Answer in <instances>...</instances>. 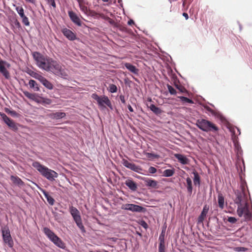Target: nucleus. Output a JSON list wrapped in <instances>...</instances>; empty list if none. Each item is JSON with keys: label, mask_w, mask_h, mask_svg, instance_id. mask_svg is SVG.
Here are the masks:
<instances>
[{"label": "nucleus", "mask_w": 252, "mask_h": 252, "mask_svg": "<svg viewBox=\"0 0 252 252\" xmlns=\"http://www.w3.org/2000/svg\"><path fill=\"white\" fill-rule=\"evenodd\" d=\"M32 56L40 69L51 72L63 79H68L67 70L56 61L37 52H33Z\"/></svg>", "instance_id": "1"}, {"label": "nucleus", "mask_w": 252, "mask_h": 252, "mask_svg": "<svg viewBox=\"0 0 252 252\" xmlns=\"http://www.w3.org/2000/svg\"><path fill=\"white\" fill-rule=\"evenodd\" d=\"M32 166L35 168L44 177L50 181H53L58 177V174L55 171L41 164L38 161H34Z\"/></svg>", "instance_id": "2"}, {"label": "nucleus", "mask_w": 252, "mask_h": 252, "mask_svg": "<svg viewBox=\"0 0 252 252\" xmlns=\"http://www.w3.org/2000/svg\"><path fill=\"white\" fill-rule=\"evenodd\" d=\"M196 126L200 129L207 132H216L219 130V128L214 124L204 119H198L196 122Z\"/></svg>", "instance_id": "3"}, {"label": "nucleus", "mask_w": 252, "mask_h": 252, "mask_svg": "<svg viewBox=\"0 0 252 252\" xmlns=\"http://www.w3.org/2000/svg\"><path fill=\"white\" fill-rule=\"evenodd\" d=\"M43 232L47 238L59 248L64 249V243L55 233L48 227L43 228Z\"/></svg>", "instance_id": "4"}, {"label": "nucleus", "mask_w": 252, "mask_h": 252, "mask_svg": "<svg viewBox=\"0 0 252 252\" xmlns=\"http://www.w3.org/2000/svg\"><path fill=\"white\" fill-rule=\"evenodd\" d=\"M92 97L96 101L99 108L104 109L107 106L110 109H113V106L108 97L106 95L98 96L96 94H92Z\"/></svg>", "instance_id": "5"}, {"label": "nucleus", "mask_w": 252, "mask_h": 252, "mask_svg": "<svg viewBox=\"0 0 252 252\" xmlns=\"http://www.w3.org/2000/svg\"><path fill=\"white\" fill-rule=\"evenodd\" d=\"M237 213L239 217H243L245 220H249L252 217L249 204L246 201L244 204L238 206Z\"/></svg>", "instance_id": "6"}, {"label": "nucleus", "mask_w": 252, "mask_h": 252, "mask_svg": "<svg viewBox=\"0 0 252 252\" xmlns=\"http://www.w3.org/2000/svg\"><path fill=\"white\" fill-rule=\"evenodd\" d=\"M69 212L77 226L81 229L82 232H85L79 211L76 208L71 206L69 207Z\"/></svg>", "instance_id": "7"}, {"label": "nucleus", "mask_w": 252, "mask_h": 252, "mask_svg": "<svg viewBox=\"0 0 252 252\" xmlns=\"http://www.w3.org/2000/svg\"><path fill=\"white\" fill-rule=\"evenodd\" d=\"M3 241L9 248L13 246V241L10 235V230L8 227L5 226L1 229Z\"/></svg>", "instance_id": "8"}, {"label": "nucleus", "mask_w": 252, "mask_h": 252, "mask_svg": "<svg viewBox=\"0 0 252 252\" xmlns=\"http://www.w3.org/2000/svg\"><path fill=\"white\" fill-rule=\"evenodd\" d=\"M121 209L122 210L130 211L132 212H144L146 210L145 208L137 205L133 204H126L122 206Z\"/></svg>", "instance_id": "9"}, {"label": "nucleus", "mask_w": 252, "mask_h": 252, "mask_svg": "<svg viewBox=\"0 0 252 252\" xmlns=\"http://www.w3.org/2000/svg\"><path fill=\"white\" fill-rule=\"evenodd\" d=\"M0 115L3 122L8 126L9 128H10L14 131H16L18 129V124L15 123L12 119L7 117L5 114L1 113L0 114Z\"/></svg>", "instance_id": "10"}, {"label": "nucleus", "mask_w": 252, "mask_h": 252, "mask_svg": "<svg viewBox=\"0 0 252 252\" xmlns=\"http://www.w3.org/2000/svg\"><path fill=\"white\" fill-rule=\"evenodd\" d=\"M34 77L38 79L47 89L49 90H52L53 89V85L52 84L43 76L40 75H37V76H35Z\"/></svg>", "instance_id": "11"}, {"label": "nucleus", "mask_w": 252, "mask_h": 252, "mask_svg": "<svg viewBox=\"0 0 252 252\" xmlns=\"http://www.w3.org/2000/svg\"><path fill=\"white\" fill-rule=\"evenodd\" d=\"M68 16L72 22L78 26L82 25L81 21L77 14L72 11H68Z\"/></svg>", "instance_id": "12"}, {"label": "nucleus", "mask_w": 252, "mask_h": 252, "mask_svg": "<svg viewBox=\"0 0 252 252\" xmlns=\"http://www.w3.org/2000/svg\"><path fill=\"white\" fill-rule=\"evenodd\" d=\"M122 162L124 166L133 171L138 172V170L140 169L138 166L136 165L133 163L129 162L126 159H123Z\"/></svg>", "instance_id": "13"}, {"label": "nucleus", "mask_w": 252, "mask_h": 252, "mask_svg": "<svg viewBox=\"0 0 252 252\" xmlns=\"http://www.w3.org/2000/svg\"><path fill=\"white\" fill-rule=\"evenodd\" d=\"M63 34L69 40H74L76 38V35L70 30L63 28L62 30Z\"/></svg>", "instance_id": "14"}, {"label": "nucleus", "mask_w": 252, "mask_h": 252, "mask_svg": "<svg viewBox=\"0 0 252 252\" xmlns=\"http://www.w3.org/2000/svg\"><path fill=\"white\" fill-rule=\"evenodd\" d=\"M35 185L37 186V188L41 191V192H42V193L44 194L48 203L51 205H53L55 203L54 199L52 196H51L47 192H46L44 189H43L39 186H38L36 184H35Z\"/></svg>", "instance_id": "15"}, {"label": "nucleus", "mask_w": 252, "mask_h": 252, "mask_svg": "<svg viewBox=\"0 0 252 252\" xmlns=\"http://www.w3.org/2000/svg\"><path fill=\"white\" fill-rule=\"evenodd\" d=\"M209 207L208 205H205L204 206L203 210L201 213L200 215L199 216L198 218V223H201L203 221L205 218L206 217V215L209 211Z\"/></svg>", "instance_id": "16"}, {"label": "nucleus", "mask_w": 252, "mask_h": 252, "mask_svg": "<svg viewBox=\"0 0 252 252\" xmlns=\"http://www.w3.org/2000/svg\"><path fill=\"white\" fill-rule=\"evenodd\" d=\"M6 63V62L3 61H0V72L5 77V78L8 79L9 78V73L3 64Z\"/></svg>", "instance_id": "17"}, {"label": "nucleus", "mask_w": 252, "mask_h": 252, "mask_svg": "<svg viewBox=\"0 0 252 252\" xmlns=\"http://www.w3.org/2000/svg\"><path fill=\"white\" fill-rule=\"evenodd\" d=\"M24 94L28 98L36 102H39L38 100V95L35 94H32L27 91H23Z\"/></svg>", "instance_id": "18"}, {"label": "nucleus", "mask_w": 252, "mask_h": 252, "mask_svg": "<svg viewBox=\"0 0 252 252\" xmlns=\"http://www.w3.org/2000/svg\"><path fill=\"white\" fill-rule=\"evenodd\" d=\"M175 157L182 164H187L189 163V159L183 155L176 154L175 155Z\"/></svg>", "instance_id": "19"}, {"label": "nucleus", "mask_w": 252, "mask_h": 252, "mask_svg": "<svg viewBox=\"0 0 252 252\" xmlns=\"http://www.w3.org/2000/svg\"><path fill=\"white\" fill-rule=\"evenodd\" d=\"M125 66L126 67L127 69H128L129 71L133 73L134 74H138L139 70L138 68L136 67L135 66L132 65L130 63H125Z\"/></svg>", "instance_id": "20"}, {"label": "nucleus", "mask_w": 252, "mask_h": 252, "mask_svg": "<svg viewBox=\"0 0 252 252\" xmlns=\"http://www.w3.org/2000/svg\"><path fill=\"white\" fill-rule=\"evenodd\" d=\"M235 194L236 196L234 200L235 203L237 204L238 206L244 204L242 201V193L239 190H237L235 192Z\"/></svg>", "instance_id": "21"}, {"label": "nucleus", "mask_w": 252, "mask_h": 252, "mask_svg": "<svg viewBox=\"0 0 252 252\" xmlns=\"http://www.w3.org/2000/svg\"><path fill=\"white\" fill-rule=\"evenodd\" d=\"M125 184L132 191H135L137 189V185L131 179L126 180Z\"/></svg>", "instance_id": "22"}, {"label": "nucleus", "mask_w": 252, "mask_h": 252, "mask_svg": "<svg viewBox=\"0 0 252 252\" xmlns=\"http://www.w3.org/2000/svg\"><path fill=\"white\" fill-rule=\"evenodd\" d=\"M146 185L148 187H152L155 189L158 188V182L153 179H147L145 180Z\"/></svg>", "instance_id": "23"}, {"label": "nucleus", "mask_w": 252, "mask_h": 252, "mask_svg": "<svg viewBox=\"0 0 252 252\" xmlns=\"http://www.w3.org/2000/svg\"><path fill=\"white\" fill-rule=\"evenodd\" d=\"M10 179L13 183L16 185L20 186H23L24 185V182L17 176H11Z\"/></svg>", "instance_id": "24"}, {"label": "nucleus", "mask_w": 252, "mask_h": 252, "mask_svg": "<svg viewBox=\"0 0 252 252\" xmlns=\"http://www.w3.org/2000/svg\"><path fill=\"white\" fill-rule=\"evenodd\" d=\"M192 174L194 175V177L193 179V184L195 186H199L200 185V177L198 175V173L194 171L192 172Z\"/></svg>", "instance_id": "25"}, {"label": "nucleus", "mask_w": 252, "mask_h": 252, "mask_svg": "<svg viewBox=\"0 0 252 252\" xmlns=\"http://www.w3.org/2000/svg\"><path fill=\"white\" fill-rule=\"evenodd\" d=\"M29 85L31 89H33L34 91H39V88L38 84L34 80H30L29 82Z\"/></svg>", "instance_id": "26"}, {"label": "nucleus", "mask_w": 252, "mask_h": 252, "mask_svg": "<svg viewBox=\"0 0 252 252\" xmlns=\"http://www.w3.org/2000/svg\"><path fill=\"white\" fill-rule=\"evenodd\" d=\"M149 108L154 113H155L157 115L161 114L162 113V110L153 104H151L149 106Z\"/></svg>", "instance_id": "27"}, {"label": "nucleus", "mask_w": 252, "mask_h": 252, "mask_svg": "<svg viewBox=\"0 0 252 252\" xmlns=\"http://www.w3.org/2000/svg\"><path fill=\"white\" fill-rule=\"evenodd\" d=\"M186 182L188 192L191 194L192 192V181L189 177H188L186 179Z\"/></svg>", "instance_id": "28"}, {"label": "nucleus", "mask_w": 252, "mask_h": 252, "mask_svg": "<svg viewBox=\"0 0 252 252\" xmlns=\"http://www.w3.org/2000/svg\"><path fill=\"white\" fill-rule=\"evenodd\" d=\"M218 204L219 206L221 209H223L224 207V198L222 194L218 195Z\"/></svg>", "instance_id": "29"}, {"label": "nucleus", "mask_w": 252, "mask_h": 252, "mask_svg": "<svg viewBox=\"0 0 252 252\" xmlns=\"http://www.w3.org/2000/svg\"><path fill=\"white\" fill-rule=\"evenodd\" d=\"M175 170L174 169H166L163 172V176L166 177H171L174 174Z\"/></svg>", "instance_id": "30"}, {"label": "nucleus", "mask_w": 252, "mask_h": 252, "mask_svg": "<svg viewBox=\"0 0 252 252\" xmlns=\"http://www.w3.org/2000/svg\"><path fill=\"white\" fill-rule=\"evenodd\" d=\"M108 90L111 93H115L117 92L118 88L115 85L113 84H110L109 85Z\"/></svg>", "instance_id": "31"}, {"label": "nucleus", "mask_w": 252, "mask_h": 252, "mask_svg": "<svg viewBox=\"0 0 252 252\" xmlns=\"http://www.w3.org/2000/svg\"><path fill=\"white\" fill-rule=\"evenodd\" d=\"M178 98L180 99V100L182 102H183L184 103H191V104L193 103V101L191 99H189L187 97L183 96H178Z\"/></svg>", "instance_id": "32"}, {"label": "nucleus", "mask_w": 252, "mask_h": 252, "mask_svg": "<svg viewBox=\"0 0 252 252\" xmlns=\"http://www.w3.org/2000/svg\"><path fill=\"white\" fill-rule=\"evenodd\" d=\"M16 10L21 18L26 16L24 14V10L22 6H16Z\"/></svg>", "instance_id": "33"}, {"label": "nucleus", "mask_w": 252, "mask_h": 252, "mask_svg": "<svg viewBox=\"0 0 252 252\" xmlns=\"http://www.w3.org/2000/svg\"><path fill=\"white\" fill-rule=\"evenodd\" d=\"M65 116V113L61 112H56L54 114V118L56 119H62Z\"/></svg>", "instance_id": "34"}, {"label": "nucleus", "mask_w": 252, "mask_h": 252, "mask_svg": "<svg viewBox=\"0 0 252 252\" xmlns=\"http://www.w3.org/2000/svg\"><path fill=\"white\" fill-rule=\"evenodd\" d=\"M80 10L85 13L87 12L88 9L87 6L82 4L80 0H77Z\"/></svg>", "instance_id": "35"}, {"label": "nucleus", "mask_w": 252, "mask_h": 252, "mask_svg": "<svg viewBox=\"0 0 252 252\" xmlns=\"http://www.w3.org/2000/svg\"><path fill=\"white\" fill-rule=\"evenodd\" d=\"M167 88H168L169 93L171 94L175 95L176 94L177 92H176V90L174 88H173L172 86H171L170 85H167Z\"/></svg>", "instance_id": "36"}, {"label": "nucleus", "mask_w": 252, "mask_h": 252, "mask_svg": "<svg viewBox=\"0 0 252 252\" xmlns=\"http://www.w3.org/2000/svg\"><path fill=\"white\" fill-rule=\"evenodd\" d=\"M23 23L26 26H29L30 25V22L29 21L28 18L25 16L24 17L22 18Z\"/></svg>", "instance_id": "37"}, {"label": "nucleus", "mask_w": 252, "mask_h": 252, "mask_svg": "<svg viewBox=\"0 0 252 252\" xmlns=\"http://www.w3.org/2000/svg\"><path fill=\"white\" fill-rule=\"evenodd\" d=\"M227 221L232 224H234L237 222V219L233 217H228L227 219Z\"/></svg>", "instance_id": "38"}, {"label": "nucleus", "mask_w": 252, "mask_h": 252, "mask_svg": "<svg viewBox=\"0 0 252 252\" xmlns=\"http://www.w3.org/2000/svg\"><path fill=\"white\" fill-rule=\"evenodd\" d=\"M42 101V103L45 104H50L52 102V101L50 99L47 98H44V97H40Z\"/></svg>", "instance_id": "39"}, {"label": "nucleus", "mask_w": 252, "mask_h": 252, "mask_svg": "<svg viewBox=\"0 0 252 252\" xmlns=\"http://www.w3.org/2000/svg\"><path fill=\"white\" fill-rule=\"evenodd\" d=\"M235 251L238 252H245L247 251V249L246 248H244V247H236L235 248Z\"/></svg>", "instance_id": "40"}, {"label": "nucleus", "mask_w": 252, "mask_h": 252, "mask_svg": "<svg viewBox=\"0 0 252 252\" xmlns=\"http://www.w3.org/2000/svg\"><path fill=\"white\" fill-rule=\"evenodd\" d=\"M146 156L148 158H157L158 157L157 155L150 153H147Z\"/></svg>", "instance_id": "41"}, {"label": "nucleus", "mask_w": 252, "mask_h": 252, "mask_svg": "<svg viewBox=\"0 0 252 252\" xmlns=\"http://www.w3.org/2000/svg\"><path fill=\"white\" fill-rule=\"evenodd\" d=\"M157 171V169L155 167H153V166L150 167L148 169L149 172L151 174H154V173H156Z\"/></svg>", "instance_id": "42"}, {"label": "nucleus", "mask_w": 252, "mask_h": 252, "mask_svg": "<svg viewBox=\"0 0 252 252\" xmlns=\"http://www.w3.org/2000/svg\"><path fill=\"white\" fill-rule=\"evenodd\" d=\"M164 237V236H159V245H165Z\"/></svg>", "instance_id": "43"}, {"label": "nucleus", "mask_w": 252, "mask_h": 252, "mask_svg": "<svg viewBox=\"0 0 252 252\" xmlns=\"http://www.w3.org/2000/svg\"><path fill=\"white\" fill-rule=\"evenodd\" d=\"M235 147L236 150H237V154H241L242 150H241V148L240 146L238 144H235Z\"/></svg>", "instance_id": "44"}, {"label": "nucleus", "mask_w": 252, "mask_h": 252, "mask_svg": "<svg viewBox=\"0 0 252 252\" xmlns=\"http://www.w3.org/2000/svg\"><path fill=\"white\" fill-rule=\"evenodd\" d=\"M13 23L17 28L20 29L21 28L20 23L17 19H15L13 21Z\"/></svg>", "instance_id": "45"}, {"label": "nucleus", "mask_w": 252, "mask_h": 252, "mask_svg": "<svg viewBox=\"0 0 252 252\" xmlns=\"http://www.w3.org/2000/svg\"><path fill=\"white\" fill-rule=\"evenodd\" d=\"M140 225L145 229H147L148 227L147 223L144 220H142L141 221Z\"/></svg>", "instance_id": "46"}, {"label": "nucleus", "mask_w": 252, "mask_h": 252, "mask_svg": "<svg viewBox=\"0 0 252 252\" xmlns=\"http://www.w3.org/2000/svg\"><path fill=\"white\" fill-rule=\"evenodd\" d=\"M158 251L159 252H165V245H159Z\"/></svg>", "instance_id": "47"}, {"label": "nucleus", "mask_w": 252, "mask_h": 252, "mask_svg": "<svg viewBox=\"0 0 252 252\" xmlns=\"http://www.w3.org/2000/svg\"><path fill=\"white\" fill-rule=\"evenodd\" d=\"M119 97H120V99L121 101L122 102V103H123L124 104H125L126 100H125L124 95H120Z\"/></svg>", "instance_id": "48"}, {"label": "nucleus", "mask_w": 252, "mask_h": 252, "mask_svg": "<svg viewBox=\"0 0 252 252\" xmlns=\"http://www.w3.org/2000/svg\"><path fill=\"white\" fill-rule=\"evenodd\" d=\"M48 2L53 7H56V3L54 0H49Z\"/></svg>", "instance_id": "49"}, {"label": "nucleus", "mask_w": 252, "mask_h": 252, "mask_svg": "<svg viewBox=\"0 0 252 252\" xmlns=\"http://www.w3.org/2000/svg\"><path fill=\"white\" fill-rule=\"evenodd\" d=\"M178 89L182 93H186V92H187V90L184 88L181 87V88H178Z\"/></svg>", "instance_id": "50"}, {"label": "nucleus", "mask_w": 252, "mask_h": 252, "mask_svg": "<svg viewBox=\"0 0 252 252\" xmlns=\"http://www.w3.org/2000/svg\"><path fill=\"white\" fill-rule=\"evenodd\" d=\"M206 108L208 111L211 112L212 114H214L213 110H212L210 108H209L208 107H206Z\"/></svg>", "instance_id": "51"}, {"label": "nucleus", "mask_w": 252, "mask_h": 252, "mask_svg": "<svg viewBox=\"0 0 252 252\" xmlns=\"http://www.w3.org/2000/svg\"><path fill=\"white\" fill-rule=\"evenodd\" d=\"M183 16L186 18V20H188L189 19V16L187 13H183Z\"/></svg>", "instance_id": "52"}, {"label": "nucleus", "mask_w": 252, "mask_h": 252, "mask_svg": "<svg viewBox=\"0 0 252 252\" xmlns=\"http://www.w3.org/2000/svg\"><path fill=\"white\" fill-rule=\"evenodd\" d=\"M127 107H128V109L130 112H133V109L130 105H128Z\"/></svg>", "instance_id": "53"}, {"label": "nucleus", "mask_w": 252, "mask_h": 252, "mask_svg": "<svg viewBox=\"0 0 252 252\" xmlns=\"http://www.w3.org/2000/svg\"><path fill=\"white\" fill-rule=\"evenodd\" d=\"M127 24L129 25H131V24H134V21L130 19L128 21Z\"/></svg>", "instance_id": "54"}, {"label": "nucleus", "mask_w": 252, "mask_h": 252, "mask_svg": "<svg viewBox=\"0 0 252 252\" xmlns=\"http://www.w3.org/2000/svg\"><path fill=\"white\" fill-rule=\"evenodd\" d=\"M25 0L29 2L32 3H34V0Z\"/></svg>", "instance_id": "55"}, {"label": "nucleus", "mask_w": 252, "mask_h": 252, "mask_svg": "<svg viewBox=\"0 0 252 252\" xmlns=\"http://www.w3.org/2000/svg\"><path fill=\"white\" fill-rule=\"evenodd\" d=\"M118 2L119 3H120V5L122 7L123 6L122 0H118Z\"/></svg>", "instance_id": "56"}, {"label": "nucleus", "mask_w": 252, "mask_h": 252, "mask_svg": "<svg viewBox=\"0 0 252 252\" xmlns=\"http://www.w3.org/2000/svg\"><path fill=\"white\" fill-rule=\"evenodd\" d=\"M236 129H237V131H238V135H240V134H241L240 129H239V128H237V127H236Z\"/></svg>", "instance_id": "57"}, {"label": "nucleus", "mask_w": 252, "mask_h": 252, "mask_svg": "<svg viewBox=\"0 0 252 252\" xmlns=\"http://www.w3.org/2000/svg\"><path fill=\"white\" fill-rule=\"evenodd\" d=\"M148 100L149 101H150V102H151V101H152V99H151V98H149L148 99Z\"/></svg>", "instance_id": "58"}, {"label": "nucleus", "mask_w": 252, "mask_h": 252, "mask_svg": "<svg viewBox=\"0 0 252 252\" xmlns=\"http://www.w3.org/2000/svg\"><path fill=\"white\" fill-rule=\"evenodd\" d=\"M104 2H108V0H102Z\"/></svg>", "instance_id": "59"}, {"label": "nucleus", "mask_w": 252, "mask_h": 252, "mask_svg": "<svg viewBox=\"0 0 252 252\" xmlns=\"http://www.w3.org/2000/svg\"><path fill=\"white\" fill-rule=\"evenodd\" d=\"M159 236H164V234H163V232L160 234Z\"/></svg>", "instance_id": "60"}]
</instances>
